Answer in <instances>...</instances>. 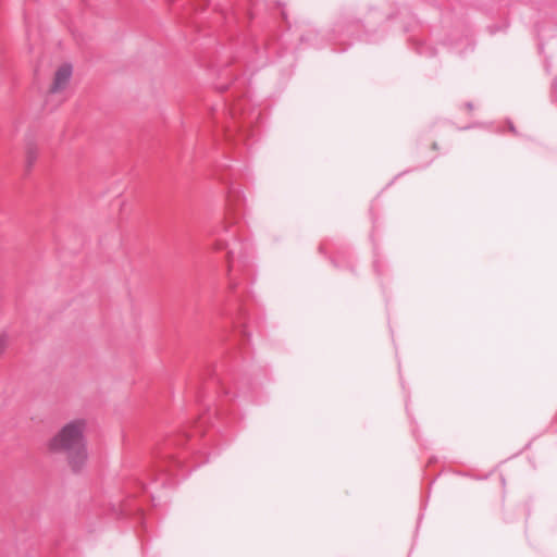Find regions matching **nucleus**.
Here are the masks:
<instances>
[{
	"label": "nucleus",
	"instance_id": "nucleus-2",
	"mask_svg": "<svg viewBox=\"0 0 557 557\" xmlns=\"http://www.w3.org/2000/svg\"><path fill=\"white\" fill-rule=\"evenodd\" d=\"M74 67L69 62H63L55 66L51 74L50 83L48 86V94L59 95L66 90L70 86Z\"/></svg>",
	"mask_w": 557,
	"mask_h": 557
},
{
	"label": "nucleus",
	"instance_id": "nucleus-3",
	"mask_svg": "<svg viewBox=\"0 0 557 557\" xmlns=\"http://www.w3.org/2000/svg\"><path fill=\"white\" fill-rule=\"evenodd\" d=\"M9 342H10L9 336L7 334L1 333L0 334V357L5 351V349L9 345Z\"/></svg>",
	"mask_w": 557,
	"mask_h": 557
},
{
	"label": "nucleus",
	"instance_id": "nucleus-1",
	"mask_svg": "<svg viewBox=\"0 0 557 557\" xmlns=\"http://www.w3.org/2000/svg\"><path fill=\"white\" fill-rule=\"evenodd\" d=\"M87 420L75 418L63 423L45 443L49 456H64L73 471L82 470L88 460Z\"/></svg>",
	"mask_w": 557,
	"mask_h": 557
}]
</instances>
